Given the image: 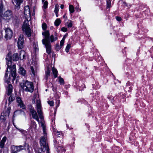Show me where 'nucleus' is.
Returning a JSON list of instances; mask_svg holds the SVG:
<instances>
[{
  "label": "nucleus",
  "instance_id": "4c0bfd02",
  "mask_svg": "<svg viewBox=\"0 0 153 153\" xmlns=\"http://www.w3.org/2000/svg\"><path fill=\"white\" fill-rule=\"evenodd\" d=\"M64 36L63 37L62 40L60 42V46H61V47H62L64 45V41H65V38H64Z\"/></svg>",
  "mask_w": 153,
  "mask_h": 153
},
{
  "label": "nucleus",
  "instance_id": "c85d7f7f",
  "mask_svg": "<svg viewBox=\"0 0 153 153\" xmlns=\"http://www.w3.org/2000/svg\"><path fill=\"white\" fill-rule=\"evenodd\" d=\"M61 22V21L59 19H57L54 22V24L56 26H59Z\"/></svg>",
  "mask_w": 153,
  "mask_h": 153
},
{
  "label": "nucleus",
  "instance_id": "aec40b11",
  "mask_svg": "<svg viewBox=\"0 0 153 153\" xmlns=\"http://www.w3.org/2000/svg\"><path fill=\"white\" fill-rule=\"evenodd\" d=\"M7 90L8 92L7 95L8 96L11 95L12 93L13 92V86L11 84H9L8 85Z\"/></svg>",
  "mask_w": 153,
  "mask_h": 153
},
{
  "label": "nucleus",
  "instance_id": "dca6fc26",
  "mask_svg": "<svg viewBox=\"0 0 153 153\" xmlns=\"http://www.w3.org/2000/svg\"><path fill=\"white\" fill-rule=\"evenodd\" d=\"M11 110L10 107H9L7 109H5L1 113L3 115H4V116H6L7 117H9Z\"/></svg>",
  "mask_w": 153,
  "mask_h": 153
},
{
  "label": "nucleus",
  "instance_id": "69168bd1",
  "mask_svg": "<svg viewBox=\"0 0 153 153\" xmlns=\"http://www.w3.org/2000/svg\"><path fill=\"white\" fill-rule=\"evenodd\" d=\"M64 36L65 37H64V38L65 39V37H66V36Z\"/></svg>",
  "mask_w": 153,
  "mask_h": 153
},
{
  "label": "nucleus",
  "instance_id": "864d4df0",
  "mask_svg": "<svg viewBox=\"0 0 153 153\" xmlns=\"http://www.w3.org/2000/svg\"><path fill=\"white\" fill-rule=\"evenodd\" d=\"M61 132H60V131H57L56 133V134L57 135V136H58L59 137H60L59 136V135H60L61 134Z\"/></svg>",
  "mask_w": 153,
  "mask_h": 153
},
{
  "label": "nucleus",
  "instance_id": "052dcab7",
  "mask_svg": "<svg viewBox=\"0 0 153 153\" xmlns=\"http://www.w3.org/2000/svg\"><path fill=\"white\" fill-rule=\"evenodd\" d=\"M56 114V111H55V112L54 113V116H55Z\"/></svg>",
  "mask_w": 153,
  "mask_h": 153
},
{
  "label": "nucleus",
  "instance_id": "a18cd8bd",
  "mask_svg": "<svg viewBox=\"0 0 153 153\" xmlns=\"http://www.w3.org/2000/svg\"><path fill=\"white\" fill-rule=\"evenodd\" d=\"M61 30L64 32H66L67 31V28L65 27H62L61 28Z\"/></svg>",
  "mask_w": 153,
  "mask_h": 153
},
{
  "label": "nucleus",
  "instance_id": "79ce46f5",
  "mask_svg": "<svg viewBox=\"0 0 153 153\" xmlns=\"http://www.w3.org/2000/svg\"><path fill=\"white\" fill-rule=\"evenodd\" d=\"M48 103L50 106H53L54 105V102L52 101H48Z\"/></svg>",
  "mask_w": 153,
  "mask_h": 153
},
{
  "label": "nucleus",
  "instance_id": "423d86ee",
  "mask_svg": "<svg viewBox=\"0 0 153 153\" xmlns=\"http://www.w3.org/2000/svg\"><path fill=\"white\" fill-rule=\"evenodd\" d=\"M24 148V146H22L12 145L10 147L11 152V153H17L23 150Z\"/></svg>",
  "mask_w": 153,
  "mask_h": 153
},
{
  "label": "nucleus",
  "instance_id": "2eb2a0df",
  "mask_svg": "<svg viewBox=\"0 0 153 153\" xmlns=\"http://www.w3.org/2000/svg\"><path fill=\"white\" fill-rule=\"evenodd\" d=\"M45 46L46 51L47 53L48 54H50L51 53V45L50 42L45 44H44Z\"/></svg>",
  "mask_w": 153,
  "mask_h": 153
},
{
  "label": "nucleus",
  "instance_id": "f704fd0d",
  "mask_svg": "<svg viewBox=\"0 0 153 153\" xmlns=\"http://www.w3.org/2000/svg\"><path fill=\"white\" fill-rule=\"evenodd\" d=\"M62 47L59 45V44H56L55 47L56 50L57 51H59L61 49Z\"/></svg>",
  "mask_w": 153,
  "mask_h": 153
},
{
  "label": "nucleus",
  "instance_id": "49530a36",
  "mask_svg": "<svg viewBox=\"0 0 153 153\" xmlns=\"http://www.w3.org/2000/svg\"><path fill=\"white\" fill-rule=\"evenodd\" d=\"M116 18L117 20L118 21H120L122 19L121 17L118 16H116Z\"/></svg>",
  "mask_w": 153,
  "mask_h": 153
},
{
  "label": "nucleus",
  "instance_id": "412c9836",
  "mask_svg": "<svg viewBox=\"0 0 153 153\" xmlns=\"http://www.w3.org/2000/svg\"><path fill=\"white\" fill-rule=\"evenodd\" d=\"M25 52L23 50H21L20 52L19 58L21 60H22L25 58Z\"/></svg>",
  "mask_w": 153,
  "mask_h": 153
},
{
  "label": "nucleus",
  "instance_id": "680f3d73",
  "mask_svg": "<svg viewBox=\"0 0 153 153\" xmlns=\"http://www.w3.org/2000/svg\"><path fill=\"white\" fill-rule=\"evenodd\" d=\"M123 4H125V5H126V2H123Z\"/></svg>",
  "mask_w": 153,
  "mask_h": 153
},
{
  "label": "nucleus",
  "instance_id": "e433bc0d",
  "mask_svg": "<svg viewBox=\"0 0 153 153\" xmlns=\"http://www.w3.org/2000/svg\"><path fill=\"white\" fill-rule=\"evenodd\" d=\"M43 3V7L45 9H46L48 5V2L47 1H44V2H42Z\"/></svg>",
  "mask_w": 153,
  "mask_h": 153
},
{
  "label": "nucleus",
  "instance_id": "1a4fd4ad",
  "mask_svg": "<svg viewBox=\"0 0 153 153\" xmlns=\"http://www.w3.org/2000/svg\"><path fill=\"white\" fill-rule=\"evenodd\" d=\"M5 39L7 40L10 39L13 35L12 31L9 28H5Z\"/></svg>",
  "mask_w": 153,
  "mask_h": 153
},
{
  "label": "nucleus",
  "instance_id": "a211bd4d",
  "mask_svg": "<svg viewBox=\"0 0 153 153\" xmlns=\"http://www.w3.org/2000/svg\"><path fill=\"white\" fill-rule=\"evenodd\" d=\"M5 10L3 5V1L2 0H0V16L2 15L3 12Z\"/></svg>",
  "mask_w": 153,
  "mask_h": 153
},
{
  "label": "nucleus",
  "instance_id": "f3484780",
  "mask_svg": "<svg viewBox=\"0 0 153 153\" xmlns=\"http://www.w3.org/2000/svg\"><path fill=\"white\" fill-rule=\"evenodd\" d=\"M11 53V57H12V54L11 52H9L8 53ZM12 60L13 61H17L19 59V56L18 54L17 53H14L12 57Z\"/></svg>",
  "mask_w": 153,
  "mask_h": 153
},
{
  "label": "nucleus",
  "instance_id": "7c9ffc66",
  "mask_svg": "<svg viewBox=\"0 0 153 153\" xmlns=\"http://www.w3.org/2000/svg\"><path fill=\"white\" fill-rule=\"evenodd\" d=\"M69 10L71 13H73L74 12V7L73 5L71 4L69 5Z\"/></svg>",
  "mask_w": 153,
  "mask_h": 153
},
{
  "label": "nucleus",
  "instance_id": "13d9d810",
  "mask_svg": "<svg viewBox=\"0 0 153 153\" xmlns=\"http://www.w3.org/2000/svg\"><path fill=\"white\" fill-rule=\"evenodd\" d=\"M63 18H67V16H66V15L65 14L64 15V16H63Z\"/></svg>",
  "mask_w": 153,
  "mask_h": 153
},
{
  "label": "nucleus",
  "instance_id": "5701e85b",
  "mask_svg": "<svg viewBox=\"0 0 153 153\" xmlns=\"http://www.w3.org/2000/svg\"><path fill=\"white\" fill-rule=\"evenodd\" d=\"M52 71L54 77L55 78L57 77L58 73L57 70L54 67H53L52 68Z\"/></svg>",
  "mask_w": 153,
  "mask_h": 153
},
{
  "label": "nucleus",
  "instance_id": "603ef678",
  "mask_svg": "<svg viewBox=\"0 0 153 153\" xmlns=\"http://www.w3.org/2000/svg\"><path fill=\"white\" fill-rule=\"evenodd\" d=\"M4 145V143L0 142V148H3Z\"/></svg>",
  "mask_w": 153,
  "mask_h": 153
},
{
  "label": "nucleus",
  "instance_id": "9b49d317",
  "mask_svg": "<svg viewBox=\"0 0 153 153\" xmlns=\"http://www.w3.org/2000/svg\"><path fill=\"white\" fill-rule=\"evenodd\" d=\"M30 112L32 115V118L39 122V120L38 116L36 112L34 110L33 108L31 107L30 109Z\"/></svg>",
  "mask_w": 153,
  "mask_h": 153
},
{
  "label": "nucleus",
  "instance_id": "4d7b16f0",
  "mask_svg": "<svg viewBox=\"0 0 153 153\" xmlns=\"http://www.w3.org/2000/svg\"><path fill=\"white\" fill-rule=\"evenodd\" d=\"M55 13L56 17H58V12Z\"/></svg>",
  "mask_w": 153,
  "mask_h": 153
},
{
  "label": "nucleus",
  "instance_id": "9d476101",
  "mask_svg": "<svg viewBox=\"0 0 153 153\" xmlns=\"http://www.w3.org/2000/svg\"><path fill=\"white\" fill-rule=\"evenodd\" d=\"M37 111L39 118L42 120L43 118V113L41 110V106L40 102H37L36 104Z\"/></svg>",
  "mask_w": 153,
  "mask_h": 153
},
{
  "label": "nucleus",
  "instance_id": "cd10ccee",
  "mask_svg": "<svg viewBox=\"0 0 153 153\" xmlns=\"http://www.w3.org/2000/svg\"><path fill=\"white\" fill-rule=\"evenodd\" d=\"M57 149L59 152H63L64 153L66 151L64 148L61 147L60 146H58L57 147Z\"/></svg>",
  "mask_w": 153,
  "mask_h": 153
},
{
  "label": "nucleus",
  "instance_id": "3c124183",
  "mask_svg": "<svg viewBox=\"0 0 153 153\" xmlns=\"http://www.w3.org/2000/svg\"><path fill=\"white\" fill-rule=\"evenodd\" d=\"M132 85V83H131L130 82H128L127 83V84H126V87L127 88L128 87V86L131 85Z\"/></svg>",
  "mask_w": 153,
  "mask_h": 153
},
{
  "label": "nucleus",
  "instance_id": "c9c22d12",
  "mask_svg": "<svg viewBox=\"0 0 153 153\" xmlns=\"http://www.w3.org/2000/svg\"><path fill=\"white\" fill-rule=\"evenodd\" d=\"M111 1L110 0L107 1V8H109L111 6Z\"/></svg>",
  "mask_w": 153,
  "mask_h": 153
},
{
  "label": "nucleus",
  "instance_id": "f8f14e48",
  "mask_svg": "<svg viewBox=\"0 0 153 153\" xmlns=\"http://www.w3.org/2000/svg\"><path fill=\"white\" fill-rule=\"evenodd\" d=\"M16 100L17 103H18V106H19L22 109H26V106L20 97H16Z\"/></svg>",
  "mask_w": 153,
  "mask_h": 153
},
{
  "label": "nucleus",
  "instance_id": "473e14b6",
  "mask_svg": "<svg viewBox=\"0 0 153 153\" xmlns=\"http://www.w3.org/2000/svg\"><path fill=\"white\" fill-rule=\"evenodd\" d=\"M59 5L58 4H56L55 5V9L54 10V13L58 12L59 10Z\"/></svg>",
  "mask_w": 153,
  "mask_h": 153
},
{
  "label": "nucleus",
  "instance_id": "4468645a",
  "mask_svg": "<svg viewBox=\"0 0 153 153\" xmlns=\"http://www.w3.org/2000/svg\"><path fill=\"white\" fill-rule=\"evenodd\" d=\"M24 14L26 16H30V13L29 7L28 6H25L24 10Z\"/></svg>",
  "mask_w": 153,
  "mask_h": 153
},
{
  "label": "nucleus",
  "instance_id": "2f4dec72",
  "mask_svg": "<svg viewBox=\"0 0 153 153\" xmlns=\"http://www.w3.org/2000/svg\"><path fill=\"white\" fill-rule=\"evenodd\" d=\"M13 21L16 24H18L19 22V17L15 16L14 17Z\"/></svg>",
  "mask_w": 153,
  "mask_h": 153
},
{
  "label": "nucleus",
  "instance_id": "e2e57ef3",
  "mask_svg": "<svg viewBox=\"0 0 153 153\" xmlns=\"http://www.w3.org/2000/svg\"><path fill=\"white\" fill-rule=\"evenodd\" d=\"M45 1V0H42V2H44Z\"/></svg>",
  "mask_w": 153,
  "mask_h": 153
},
{
  "label": "nucleus",
  "instance_id": "ea45409f",
  "mask_svg": "<svg viewBox=\"0 0 153 153\" xmlns=\"http://www.w3.org/2000/svg\"><path fill=\"white\" fill-rule=\"evenodd\" d=\"M42 27L43 30H45L47 28V25L45 23H44L42 24Z\"/></svg>",
  "mask_w": 153,
  "mask_h": 153
},
{
  "label": "nucleus",
  "instance_id": "bf43d9fd",
  "mask_svg": "<svg viewBox=\"0 0 153 153\" xmlns=\"http://www.w3.org/2000/svg\"><path fill=\"white\" fill-rule=\"evenodd\" d=\"M82 88H85V85H84L83 86H82Z\"/></svg>",
  "mask_w": 153,
  "mask_h": 153
},
{
  "label": "nucleus",
  "instance_id": "393cba45",
  "mask_svg": "<svg viewBox=\"0 0 153 153\" xmlns=\"http://www.w3.org/2000/svg\"><path fill=\"white\" fill-rule=\"evenodd\" d=\"M7 117L6 116H4V115H3L2 113H1V115L0 117V120L1 122H4L5 120H6V117Z\"/></svg>",
  "mask_w": 153,
  "mask_h": 153
},
{
  "label": "nucleus",
  "instance_id": "20e7f679",
  "mask_svg": "<svg viewBox=\"0 0 153 153\" xmlns=\"http://www.w3.org/2000/svg\"><path fill=\"white\" fill-rule=\"evenodd\" d=\"M40 144L41 149V151L43 152L47 151V153L49 152V148L46 142V138L44 137H41L40 140Z\"/></svg>",
  "mask_w": 153,
  "mask_h": 153
},
{
  "label": "nucleus",
  "instance_id": "6ab92c4d",
  "mask_svg": "<svg viewBox=\"0 0 153 153\" xmlns=\"http://www.w3.org/2000/svg\"><path fill=\"white\" fill-rule=\"evenodd\" d=\"M55 34L56 35H55V37H54L53 35H51L49 38V41L51 42H55V41L57 40L58 39V38L57 36H56V33H55Z\"/></svg>",
  "mask_w": 153,
  "mask_h": 153
},
{
  "label": "nucleus",
  "instance_id": "a19ab883",
  "mask_svg": "<svg viewBox=\"0 0 153 153\" xmlns=\"http://www.w3.org/2000/svg\"><path fill=\"white\" fill-rule=\"evenodd\" d=\"M6 139H7L6 137H4L2 139V140H1V141L0 142H2V143H5L6 141Z\"/></svg>",
  "mask_w": 153,
  "mask_h": 153
},
{
  "label": "nucleus",
  "instance_id": "0e129e2a",
  "mask_svg": "<svg viewBox=\"0 0 153 153\" xmlns=\"http://www.w3.org/2000/svg\"><path fill=\"white\" fill-rule=\"evenodd\" d=\"M38 153H42V152H38Z\"/></svg>",
  "mask_w": 153,
  "mask_h": 153
},
{
  "label": "nucleus",
  "instance_id": "bb28decb",
  "mask_svg": "<svg viewBox=\"0 0 153 153\" xmlns=\"http://www.w3.org/2000/svg\"><path fill=\"white\" fill-rule=\"evenodd\" d=\"M15 99V97L14 96H12L10 95L8 99L9 105L11 102L13 101Z\"/></svg>",
  "mask_w": 153,
  "mask_h": 153
},
{
  "label": "nucleus",
  "instance_id": "4be33fe9",
  "mask_svg": "<svg viewBox=\"0 0 153 153\" xmlns=\"http://www.w3.org/2000/svg\"><path fill=\"white\" fill-rule=\"evenodd\" d=\"M19 73L22 75L24 76L26 74V71L23 67H20L19 69Z\"/></svg>",
  "mask_w": 153,
  "mask_h": 153
},
{
  "label": "nucleus",
  "instance_id": "c756f323",
  "mask_svg": "<svg viewBox=\"0 0 153 153\" xmlns=\"http://www.w3.org/2000/svg\"><path fill=\"white\" fill-rule=\"evenodd\" d=\"M59 82L60 85H64L65 83L63 79L60 76H59L58 77Z\"/></svg>",
  "mask_w": 153,
  "mask_h": 153
},
{
  "label": "nucleus",
  "instance_id": "f257e3e1",
  "mask_svg": "<svg viewBox=\"0 0 153 153\" xmlns=\"http://www.w3.org/2000/svg\"><path fill=\"white\" fill-rule=\"evenodd\" d=\"M6 60L7 65V68L5 74L4 81L5 82L8 84L10 82L11 80L12 82H13L15 80L16 76V70L15 65H13L12 67L11 66L12 65V58L10 53L7 55Z\"/></svg>",
  "mask_w": 153,
  "mask_h": 153
},
{
  "label": "nucleus",
  "instance_id": "37998d69",
  "mask_svg": "<svg viewBox=\"0 0 153 153\" xmlns=\"http://www.w3.org/2000/svg\"><path fill=\"white\" fill-rule=\"evenodd\" d=\"M30 68L31 70L32 74H33L34 75H35V71H34V68H33V67L32 66H31Z\"/></svg>",
  "mask_w": 153,
  "mask_h": 153
},
{
  "label": "nucleus",
  "instance_id": "39448f33",
  "mask_svg": "<svg viewBox=\"0 0 153 153\" xmlns=\"http://www.w3.org/2000/svg\"><path fill=\"white\" fill-rule=\"evenodd\" d=\"M13 14L12 12L10 10H7L4 13L2 17L4 22H8L10 20Z\"/></svg>",
  "mask_w": 153,
  "mask_h": 153
},
{
  "label": "nucleus",
  "instance_id": "58836bf2",
  "mask_svg": "<svg viewBox=\"0 0 153 153\" xmlns=\"http://www.w3.org/2000/svg\"><path fill=\"white\" fill-rule=\"evenodd\" d=\"M42 127L43 133H44V134H45V135L46 134L45 127V126L43 123L42 124Z\"/></svg>",
  "mask_w": 153,
  "mask_h": 153
},
{
  "label": "nucleus",
  "instance_id": "09e8293b",
  "mask_svg": "<svg viewBox=\"0 0 153 153\" xmlns=\"http://www.w3.org/2000/svg\"><path fill=\"white\" fill-rule=\"evenodd\" d=\"M68 27H71L72 26V21H71L68 24Z\"/></svg>",
  "mask_w": 153,
  "mask_h": 153
},
{
  "label": "nucleus",
  "instance_id": "c03bdc74",
  "mask_svg": "<svg viewBox=\"0 0 153 153\" xmlns=\"http://www.w3.org/2000/svg\"><path fill=\"white\" fill-rule=\"evenodd\" d=\"M54 145L55 146L56 148H57V147L58 146H59L57 144V141L56 140H54Z\"/></svg>",
  "mask_w": 153,
  "mask_h": 153
},
{
  "label": "nucleus",
  "instance_id": "0eeeda50",
  "mask_svg": "<svg viewBox=\"0 0 153 153\" xmlns=\"http://www.w3.org/2000/svg\"><path fill=\"white\" fill-rule=\"evenodd\" d=\"M42 35L45 36V38L43 39L42 42L43 44L50 42L49 41L50 33L48 30L42 33Z\"/></svg>",
  "mask_w": 153,
  "mask_h": 153
},
{
  "label": "nucleus",
  "instance_id": "6e6552de",
  "mask_svg": "<svg viewBox=\"0 0 153 153\" xmlns=\"http://www.w3.org/2000/svg\"><path fill=\"white\" fill-rule=\"evenodd\" d=\"M24 38L23 35L21 34L19 36L17 42L18 47L19 49H22L24 47Z\"/></svg>",
  "mask_w": 153,
  "mask_h": 153
},
{
  "label": "nucleus",
  "instance_id": "ddd939ff",
  "mask_svg": "<svg viewBox=\"0 0 153 153\" xmlns=\"http://www.w3.org/2000/svg\"><path fill=\"white\" fill-rule=\"evenodd\" d=\"M13 3L15 6V8L19 9L20 7V5L23 2V0H13Z\"/></svg>",
  "mask_w": 153,
  "mask_h": 153
},
{
  "label": "nucleus",
  "instance_id": "de8ad7c7",
  "mask_svg": "<svg viewBox=\"0 0 153 153\" xmlns=\"http://www.w3.org/2000/svg\"><path fill=\"white\" fill-rule=\"evenodd\" d=\"M60 102L59 100H57L56 101V107H58L59 106Z\"/></svg>",
  "mask_w": 153,
  "mask_h": 153
},
{
  "label": "nucleus",
  "instance_id": "f03ea898",
  "mask_svg": "<svg viewBox=\"0 0 153 153\" xmlns=\"http://www.w3.org/2000/svg\"><path fill=\"white\" fill-rule=\"evenodd\" d=\"M22 89L23 91L32 93L34 90V86L32 82L26 80L20 84Z\"/></svg>",
  "mask_w": 153,
  "mask_h": 153
},
{
  "label": "nucleus",
  "instance_id": "6e6d98bb",
  "mask_svg": "<svg viewBox=\"0 0 153 153\" xmlns=\"http://www.w3.org/2000/svg\"><path fill=\"white\" fill-rule=\"evenodd\" d=\"M64 5H63V4H61L60 6V8H61V9H63L64 8Z\"/></svg>",
  "mask_w": 153,
  "mask_h": 153
},
{
  "label": "nucleus",
  "instance_id": "5fc2aeb1",
  "mask_svg": "<svg viewBox=\"0 0 153 153\" xmlns=\"http://www.w3.org/2000/svg\"><path fill=\"white\" fill-rule=\"evenodd\" d=\"M128 88L129 89V90H128V91H131L132 90V87L131 86L130 87H129Z\"/></svg>",
  "mask_w": 153,
  "mask_h": 153
},
{
  "label": "nucleus",
  "instance_id": "8fccbe9b",
  "mask_svg": "<svg viewBox=\"0 0 153 153\" xmlns=\"http://www.w3.org/2000/svg\"><path fill=\"white\" fill-rule=\"evenodd\" d=\"M75 10L77 11H79L80 10L79 8V6L77 5L75 7Z\"/></svg>",
  "mask_w": 153,
  "mask_h": 153
},
{
  "label": "nucleus",
  "instance_id": "72a5a7b5",
  "mask_svg": "<svg viewBox=\"0 0 153 153\" xmlns=\"http://www.w3.org/2000/svg\"><path fill=\"white\" fill-rule=\"evenodd\" d=\"M71 48V45L70 44H68L65 48V51L66 52H68L69 51V50Z\"/></svg>",
  "mask_w": 153,
  "mask_h": 153
},
{
  "label": "nucleus",
  "instance_id": "7ed1b4c3",
  "mask_svg": "<svg viewBox=\"0 0 153 153\" xmlns=\"http://www.w3.org/2000/svg\"><path fill=\"white\" fill-rule=\"evenodd\" d=\"M28 23V21L27 20L24 21L22 26V30L25 32L27 36L29 38L31 36V31Z\"/></svg>",
  "mask_w": 153,
  "mask_h": 153
},
{
  "label": "nucleus",
  "instance_id": "a878e982",
  "mask_svg": "<svg viewBox=\"0 0 153 153\" xmlns=\"http://www.w3.org/2000/svg\"><path fill=\"white\" fill-rule=\"evenodd\" d=\"M36 126L35 122L33 121H31V123L30 126V127L32 129H35L36 127Z\"/></svg>",
  "mask_w": 153,
  "mask_h": 153
},
{
  "label": "nucleus",
  "instance_id": "b1692460",
  "mask_svg": "<svg viewBox=\"0 0 153 153\" xmlns=\"http://www.w3.org/2000/svg\"><path fill=\"white\" fill-rule=\"evenodd\" d=\"M50 76V71L49 68L48 67L46 71H45V78L46 80L48 79V77Z\"/></svg>",
  "mask_w": 153,
  "mask_h": 153
}]
</instances>
